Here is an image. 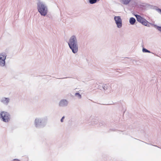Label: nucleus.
Here are the masks:
<instances>
[{"instance_id": "3", "label": "nucleus", "mask_w": 161, "mask_h": 161, "mask_svg": "<svg viewBox=\"0 0 161 161\" xmlns=\"http://www.w3.org/2000/svg\"><path fill=\"white\" fill-rule=\"evenodd\" d=\"M135 16L138 21L145 26H148L149 25V23L146 19L138 15H136Z\"/></svg>"}, {"instance_id": "5", "label": "nucleus", "mask_w": 161, "mask_h": 161, "mask_svg": "<svg viewBox=\"0 0 161 161\" xmlns=\"http://www.w3.org/2000/svg\"><path fill=\"white\" fill-rule=\"evenodd\" d=\"M114 19L117 27L119 28H121L122 26V21L120 17L119 16H115L114 17Z\"/></svg>"}, {"instance_id": "13", "label": "nucleus", "mask_w": 161, "mask_h": 161, "mask_svg": "<svg viewBox=\"0 0 161 161\" xmlns=\"http://www.w3.org/2000/svg\"><path fill=\"white\" fill-rule=\"evenodd\" d=\"M76 96H78L79 98L81 97V95L79 93H76L75 94Z\"/></svg>"}, {"instance_id": "16", "label": "nucleus", "mask_w": 161, "mask_h": 161, "mask_svg": "<svg viewBox=\"0 0 161 161\" xmlns=\"http://www.w3.org/2000/svg\"><path fill=\"white\" fill-rule=\"evenodd\" d=\"M14 161H20L19 160L17 159H14Z\"/></svg>"}, {"instance_id": "11", "label": "nucleus", "mask_w": 161, "mask_h": 161, "mask_svg": "<svg viewBox=\"0 0 161 161\" xmlns=\"http://www.w3.org/2000/svg\"><path fill=\"white\" fill-rule=\"evenodd\" d=\"M123 2V3L124 4H128L130 2V0H122Z\"/></svg>"}, {"instance_id": "14", "label": "nucleus", "mask_w": 161, "mask_h": 161, "mask_svg": "<svg viewBox=\"0 0 161 161\" xmlns=\"http://www.w3.org/2000/svg\"><path fill=\"white\" fill-rule=\"evenodd\" d=\"M64 116H63L62 117V119H61V122H63V119H64Z\"/></svg>"}, {"instance_id": "10", "label": "nucleus", "mask_w": 161, "mask_h": 161, "mask_svg": "<svg viewBox=\"0 0 161 161\" xmlns=\"http://www.w3.org/2000/svg\"><path fill=\"white\" fill-rule=\"evenodd\" d=\"M100 0H89V2L91 4H93L95 3L97 1H99Z\"/></svg>"}, {"instance_id": "2", "label": "nucleus", "mask_w": 161, "mask_h": 161, "mask_svg": "<svg viewBox=\"0 0 161 161\" xmlns=\"http://www.w3.org/2000/svg\"><path fill=\"white\" fill-rule=\"evenodd\" d=\"M38 10L39 12L42 15H45L47 13V9L45 6L42 4L38 5Z\"/></svg>"}, {"instance_id": "9", "label": "nucleus", "mask_w": 161, "mask_h": 161, "mask_svg": "<svg viewBox=\"0 0 161 161\" xmlns=\"http://www.w3.org/2000/svg\"><path fill=\"white\" fill-rule=\"evenodd\" d=\"M130 23L131 25H133L136 22V20L134 18H131L129 20Z\"/></svg>"}, {"instance_id": "6", "label": "nucleus", "mask_w": 161, "mask_h": 161, "mask_svg": "<svg viewBox=\"0 0 161 161\" xmlns=\"http://www.w3.org/2000/svg\"><path fill=\"white\" fill-rule=\"evenodd\" d=\"M6 57V56L4 54H0V65H1L3 66L4 65Z\"/></svg>"}, {"instance_id": "15", "label": "nucleus", "mask_w": 161, "mask_h": 161, "mask_svg": "<svg viewBox=\"0 0 161 161\" xmlns=\"http://www.w3.org/2000/svg\"><path fill=\"white\" fill-rule=\"evenodd\" d=\"M158 30L161 31V27H160L158 28Z\"/></svg>"}, {"instance_id": "1", "label": "nucleus", "mask_w": 161, "mask_h": 161, "mask_svg": "<svg viewBox=\"0 0 161 161\" xmlns=\"http://www.w3.org/2000/svg\"><path fill=\"white\" fill-rule=\"evenodd\" d=\"M69 46L74 53L78 51V47L76 43V39L75 36H72L70 38L68 43Z\"/></svg>"}, {"instance_id": "7", "label": "nucleus", "mask_w": 161, "mask_h": 161, "mask_svg": "<svg viewBox=\"0 0 161 161\" xmlns=\"http://www.w3.org/2000/svg\"><path fill=\"white\" fill-rule=\"evenodd\" d=\"M68 104V102L66 100H61L59 103V105L60 106H66Z\"/></svg>"}, {"instance_id": "8", "label": "nucleus", "mask_w": 161, "mask_h": 161, "mask_svg": "<svg viewBox=\"0 0 161 161\" xmlns=\"http://www.w3.org/2000/svg\"><path fill=\"white\" fill-rule=\"evenodd\" d=\"M9 99L8 98H4L2 99L1 102L5 104H7L9 102Z\"/></svg>"}, {"instance_id": "4", "label": "nucleus", "mask_w": 161, "mask_h": 161, "mask_svg": "<svg viewBox=\"0 0 161 161\" xmlns=\"http://www.w3.org/2000/svg\"><path fill=\"white\" fill-rule=\"evenodd\" d=\"M1 116L2 120L4 122H7L10 120L9 115L7 112H2L1 113Z\"/></svg>"}, {"instance_id": "12", "label": "nucleus", "mask_w": 161, "mask_h": 161, "mask_svg": "<svg viewBox=\"0 0 161 161\" xmlns=\"http://www.w3.org/2000/svg\"><path fill=\"white\" fill-rule=\"evenodd\" d=\"M143 52H147V53H150V52L148 51V50H147V49L145 48H143Z\"/></svg>"}]
</instances>
